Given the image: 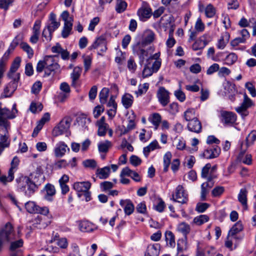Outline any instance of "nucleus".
<instances>
[{"instance_id":"423d86ee","label":"nucleus","mask_w":256,"mask_h":256,"mask_svg":"<svg viewBox=\"0 0 256 256\" xmlns=\"http://www.w3.org/2000/svg\"><path fill=\"white\" fill-rule=\"evenodd\" d=\"M16 116L10 110L6 108H0V126H3L6 132H8L7 127L9 124L6 120L7 118H14Z\"/></svg>"},{"instance_id":"4d7b16f0","label":"nucleus","mask_w":256,"mask_h":256,"mask_svg":"<svg viewBox=\"0 0 256 256\" xmlns=\"http://www.w3.org/2000/svg\"><path fill=\"white\" fill-rule=\"evenodd\" d=\"M82 164L84 167L92 169L95 168L97 166L96 162L92 159H88L83 161Z\"/></svg>"},{"instance_id":"c03bdc74","label":"nucleus","mask_w":256,"mask_h":256,"mask_svg":"<svg viewBox=\"0 0 256 256\" xmlns=\"http://www.w3.org/2000/svg\"><path fill=\"white\" fill-rule=\"evenodd\" d=\"M127 6V3L125 0H117L116 6V10L118 13L122 12L126 10Z\"/></svg>"},{"instance_id":"9b49d317","label":"nucleus","mask_w":256,"mask_h":256,"mask_svg":"<svg viewBox=\"0 0 256 256\" xmlns=\"http://www.w3.org/2000/svg\"><path fill=\"white\" fill-rule=\"evenodd\" d=\"M156 96L160 103L163 106H166L170 102V92L164 87H160L156 94Z\"/></svg>"},{"instance_id":"6ab92c4d","label":"nucleus","mask_w":256,"mask_h":256,"mask_svg":"<svg viewBox=\"0 0 256 256\" xmlns=\"http://www.w3.org/2000/svg\"><path fill=\"white\" fill-rule=\"evenodd\" d=\"M187 128L190 131L198 134L202 131V124L198 118H194L188 122Z\"/></svg>"},{"instance_id":"6e6552de","label":"nucleus","mask_w":256,"mask_h":256,"mask_svg":"<svg viewBox=\"0 0 256 256\" xmlns=\"http://www.w3.org/2000/svg\"><path fill=\"white\" fill-rule=\"evenodd\" d=\"M21 58L20 57H16L13 61L10 70L8 73V76L10 79H15L20 80V74L19 73L16 74L20 66Z\"/></svg>"},{"instance_id":"1a4fd4ad","label":"nucleus","mask_w":256,"mask_h":256,"mask_svg":"<svg viewBox=\"0 0 256 256\" xmlns=\"http://www.w3.org/2000/svg\"><path fill=\"white\" fill-rule=\"evenodd\" d=\"M244 101L240 106L236 107L235 110L237 112L241 114L242 116H246L248 115L247 109L250 107L253 103L252 100L246 94H244Z\"/></svg>"},{"instance_id":"e2e57ef3","label":"nucleus","mask_w":256,"mask_h":256,"mask_svg":"<svg viewBox=\"0 0 256 256\" xmlns=\"http://www.w3.org/2000/svg\"><path fill=\"white\" fill-rule=\"evenodd\" d=\"M52 32L50 30L47 28H45L42 32V36L45 38V40L47 42H49L51 40L52 38Z\"/></svg>"},{"instance_id":"f257e3e1","label":"nucleus","mask_w":256,"mask_h":256,"mask_svg":"<svg viewBox=\"0 0 256 256\" xmlns=\"http://www.w3.org/2000/svg\"><path fill=\"white\" fill-rule=\"evenodd\" d=\"M36 179V176L33 180H31L29 178L26 177L19 184L20 190L24 192L26 196L30 197L37 190L38 186L41 184L42 180L38 181Z\"/></svg>"},{"instance_id":"aec40b11","label":"nucleus","mask_w":256,"mask_h":256,"mask_svg":"<svg viewBox=\"0 0 256 256\" xmlns=\"http://www.w3.org/2000/svg\"><path fill=\"white\" fill-rule=\"evenodd\" d=\"M154 39V32L150 30H146L142 34V42L143 44L148 45L152 42Z\"/></svg>"},{"instance_id":"de8ad7c7","label":"nucleus","mask_w":256,"mask_h":256,"mask_svg":"<svg viewBox=\"0 0 256 256\" xmlns=\"http://www.w3.org/2000/svg\"><path fill=\"white\" fill-rule=\"evenodd\" d=\"M102 45H106V38L104 36H101L96 40L95 42L92 45L91 48L94 49L98 48Z\"/></svg>"},{"instance_id":"b1692460","label":"nucleus","mask_w":256,"mask_h":256,"mask_svg":"<svg viewBox=\"0 0 256 256\" xmlns=\"http://www.w3.org/2000/svg\"><path fill=\"white\" fill-rule=\"evenodd\" d=\"M148 120L154 125V130H156L161 122L162 116L158 113H154L149 116Z\"/></svg>"},{"instance_id":"13d9d810","label":"nucleus","mask_w":256,"mask_h":256,"mask_svg":"<svg viewBox=\"0 0 256 256\" xmlns=\"http://www.w3.org/2000/svg\"><path fill=\"white\" fill-rule=\"evenodd\" d=\"M61 18L64 21V24L72 23L74 18L70 16L69 12L67 10L64 11L61 14Z\"/></svg>"},{"instance_id":"f03ea898","label":"nucleus","mask_w":256,"mask_h":256,"mask_svg":"<svg viewBox=\"0 0 256 256\" xmlns=\"http://www.w3.org/2000/svg\"><path fill=\"white\" fill-rule=\"evenodd\" d=\"M160 56V52H156L152 56L154 59V62H146L142 72V76L144 78L151 76L154 73L156 72L159 70L162 64V60Z\"/></svg>"},{"instance_id":"680f3d73","label":"nucleus","mask_w":256,"mask_h":256,"mask_svg":"<svg viewBox=\"0 0 256 256\" xmlns=\"http://www.w3.org/2000/svg\"><path fill=\"white\" fill-rule=\"evenodd\" d=\"M210 206L208 203L199 202L196 204V210L198 212H204Z\"/></svg>"},{"instance_id":"603ef678","label":"nucleus","mask_w":256,"mask_h":256,"mask_svg":"<svg viewBox=\"0 0 256 256\" xmlns=\"http://www.w3.org/2000/svg\"><path fill=\"white\" fill-rule=\"evenodd\" d=\"M46 56L44 58L43 60H39L37 64L36 67V72L38 73L42 72L44 69L46 70Z\"/></svg>"},{"instance_id":"cd10ccee","label":"nucleus","mask_w":256,"mask_h":256,"mask_svg":"<svg viewBox=\"0 0 256 256\" xmlns=\"http://www.w3.org/2000/svg\"><path fill=\"white\" fill-rule=\"evenodd\" d=\"M165 240L166 241L167 246L170 248H174L175 246L176 242L174 236L172 232H166Z\"/></svg>"},{"instance_id":"338daca9","label":"nucleus","mask_w":256,"mask_h":256,"mask_svg":"<svg viewBox=\"0 0 256 256\" xmlns=\"http://www.w3.org/2000/svg\"><path fill=\"white\" fill-rule=\"evenodd\" d=\"M42 84L40 82H36L32 88V92L34 94H38L42 89Z\"/></svg>"},{"instance_id":"2f4dec72","label":"nucleus","mask_w":256,"mask_h":256,"mask_svg":"<svg viewBox=\"0 0 256 256\" xmlns=\"http://www.w3.org/2000/svg\"><path fill=\"white\" fill-rule=\"evenodd\" d=\"M19 163V160L16 156H14L12 162L11 166L9 170L10 176V180H13L14 178V173L16 170L17 166Z\"/></svg>"},{"instance_id":"2eb2a0df","label":"nucleus","mask_w":256,"mask_h":256,"mask_svg":"<svg viewBox=\"0 0 256 256\" xmlns=\"http://www.w3.org/2000/svg\"><path fill=\"white\" fill-rule=\"evenodd\" d=\"M19 80L12 79V80L5 86L4 90V97L10 96L16 90Z\"/></svg>"},{"instance_id":"bf43d9fd","label":"nucleus","mask_w":256,"mask_h":256,"mask_svg":"<svg viewBox=\"0 0 256 256\" xmlns=\"http://www.w3.org/2000/svg\"><path fill=\"white\" fill-rule=\"evenodd\" d=\"M204 24L202 22V20L200 18H198L195 24L194 28L195 30L198 32H202L204 30Z\"/></svg>"},{"instance_id":"79ce46f5","label":"nucleus","mask_w":256,"mask_h":256,"mask_svg":"<svg viewBox=\"0 0 256 256\" xmlns=\"http://www.w3.org/2000/svg\"><path fill=\"white\" fill-rule=\"evenodd\" d=\"M72 28V23L64 24V26L62 32V36L66 38L68 36Z\"/></svg>"},{"instance_id":"7ed1b4c3","label":"nucleus","mask_w":256,"mask_h":256,"mask_svg":"<svg viewBox=\"0 0 256 256\" xmlns=\"http://www.w3.org/2000/svg\"><path fill=\"white\" fill-rule=\"evenodd\" d=\"M14 238V232L12 224L8 222L0 230V251L5 243L10 242Z\"/></svg>"},{"instance_id":"39448f33","label":"nucleus","mask_w":256,"mask_h":256,"mask_svg":"<svg viewBox=\"0 0 256 256\" xmlns=\"http://www.w3.org/2000/svg\"><path fill=\"white\" fill-rule=\"evenodd\" d=\"M58 56H46V70L44 75V77L48 76L52 72L60 71V66L54 58Z\"/></svg>"},{"instance_id":"a211bd4d","label":"nucleus","mask_w":256,"mask_h":256,"mask_svg":"<svg viewBox=\"0 0 256 256\" xmlns=\"http://www.w3.org/2000/svg\"><path fill=\"white\" fill-rule=\"evenodd\" d=\"M246 150H243L242 148L240 146V152L238 156L237 160L246 164L250 165L252 163V157L251 154H245Z\"/></svg>"},{"instance_id":"20e7f679","label":"nucleus","mask_w":256,"mask_h":256,"mask_svg":"<svg viewBox=\"0 0 256 256\" xmlns=\"http://www.w3.org/2000/svg\"><path fill=\"white\" fill-rule=\"evenodd\" d=\"M72 122V119L70 116H66L63 118L58 124L52 130V134L54 136H58L64 133L67 132Z\"/></svg>"},{"instance_id":"4468645a","label":"nucleus","mask_w":256,"mask_h":256,"mask_svg":"<svg viewBox=\"0 0 256 256\" xmlns=\"http://www.w3.org/2000/svg\"><path fill=\"white\" fill-rule=\"evenodd\" d=\"M138 14L142 20H145L152 16V10L148 4L144 3L138 10Z\"/></svg>"},{"instance_id":"5fc2aeb1","label":"nucleus","mask_w":256,"mask_h":256,"mask_svg":"<svg viewBox=\"0 0 256 256\" xmlns=\"http://www.w3.org/2000/svg\"><path fill=\"white\" fill-rule=\"evenodd\" d=\"M206 34L203 35L200 39L196 40L192 45V48L194 50H197L204 48V44H202V38H204Z\"/></svg>"},{"instance_id":"ea45409f","label":"nucleus","mask_w":256,"mask_h":256,"mask_svg":"<svg viewBox=\"0 0 256 256\" xmlns=\"http://www.w3.org/2000/svg\"><path fill=\"white\" fill-rule=\"evenodd\" d=\"M38 205L34 202L29 201L26 203L25 208L27 212L30 214H36L38 212Z\"/></svg>"},{"instance_id":"f3484780","label":"nucleus","mask_w":256,"mask_h":256,"mask_svg":"<svg viewBox=\"0 0 256 256\" xmlns=\"http://www.w3.org/2000/svg\"><path fill=\"white\" fill-rule=\"evenodd\" d=\"M256 140V131L252 130L246 136L245 142H240V146L242 147L243 150H248V148L254 144Z\"/></svg>"},{"instance_id":"a878e982","label":"nucleus","mask_w":256,"mask_h":256,"mask_svg":"<svg viewBox=\"0 0 256 256\" xmlns=\"http://www.w3.org/2000/svg\"><path fill=\"white\" fill-rule=\"evenodd\" d=\"M238 201L242 205L244 208L246 210L247 205V190L245 188H242L238 195Z\"/></svg>"},{"instance_id":"a19ab883","label":"nucleus","mask_w":256,"mask_h":256,"mask_svg":"<svg viewBox=\"0 0 256 256\" xmlns=\"http://www.w3.org/2000/svg\"><path fill=\"white\" fill-rule=\"evenodd\" d=\"M196 110L194 108H188L184 114V118L186 121L190 122L192 120L197 118H196Z\"/></svg>"},{"instance_id":"c9c22d12","label":"nucleus","mask_w":256,"mask_h":256,"mask_svg":"<svg viewBox=\"0 0 256 256\" xmlns=\"http://www.w3.org/2000/svg\"><path fill=\"white\" fill-rule=\"evenodd\" d=\"M172 155L170 152H168L165 154L163 158L164 172H167L170 164Z\"/></svg>"},{"instance_id":"bb28decb","label":"nucleus","mask_w":256,"mask_h":256,"mask_svg":"<svg viewBox=\"0 0 256 256\" xmlns=\"http://www.w3.org/2000/svg\"><path fill=\"white\" fill-rule=\"evenodd\" d=\"M116 56L115 58V61L119 65L122 66L126 63V53L122 52L118 46L116 48Z\"/></svg>"},{"instance_id":"7c9ffc66","label":"nucleus","mask_w":256,"mask_h":256,"mask_svg":"<svg viewBox=\"0 0 256 256\" xmlns=\"http://www.w3.org/2000/svg\"><path fill=\"white\" fill-rule=\"evenodd\" d=\"M210 164L208 163L205 165V166L202 168L201 176L202 178L208 179L210 177H212V179L214 178V176L211 172L210 170Z\"/></svg>"},{"instance_id":"393cba45","label":"nucleus","mask_w":256,"mask_h":256,"mask_svg":"<svg viewBox=\"0 0 256 256\" xmlns=\"http://www.w3.org/2000/svg\"><path fill=\"white\" fill-rule=\"evenodd\" d=\"M79 229L82 232H91L94 230V225L88 220H82L79 223Z\"/></svg>"},{"instance_id":"473e14b6","label":"nucleus","mask_w":256,"mask_h":256,"mask_svg":"<svg viewBox=\"0 0 256 256\" xmlns=\"http://www.w3.org/2000/svg\"><path fill=\"white\" fill-rule=\"evenodd\" d=\"M12 228H14L12 225ZM13 229H14V238L10 242H6L3 245V246H4L5 244H8V243L10 242V250H14L16 248L22 247L24 244L23 240L22 239H20L18 240L12 242V240H14L16 238L15 232L14 230V228H13Z\"/></svg>"},{"instance_id":"8fccbe9b","label":"nucleus","mask_w":256,"mask_h":256,"mask_svg":"<svg viewBox=\"0 0 256 256\" xmlns=\"http://www.w3.org/2000/svg\"><path fill=\"white\" fill-rule=\"evenodd\" d=\"M154 54H149L148 52L146 50H142L140 58H142L143 60H146V62H152V60H154L152 58Z\"/></svg>"},{"instance_id":"4be33fe9","label":"nucleus","mask_w":256,"mask_h":256,"mask_svg":"<svg viewBox=\"0 0 256 256\" xmlns=\"http://www.w3.org/2000/svg\"><path fill=\"white\" fill-rule=\"evenodd\" d=\"M220 149L218 146L210 148L204 152V155L207 158H213L218 156Z\"/></svg>"},{"instance_id":"412c9836","label":"nucleus","mask_w":256,"mask_h":256,"mask_svg":"<svg viewBox=\"0 0 256 256\" xmlns=\"http://www.w3.org/2000/svg\"><path fill=\"white\" fill-rule=\"evenodd\" d=\"M46 194L44 195V198L50 202L52 200V196L56 194V190L54 186L50 184H46L44 188Z\"/></svg>"},{"instance_id":"ddd939ff","label":"nucleus","mask_w":256,"mask_h":256,"mask_svg":"<svg viewBox=\"0 0 256 256\" xmlns=\"http://www.w3.org/2000/svg\"><path fill=\"white\" fill-rule=\"evenodd\" d=\"M91 187V184L88 181L76 182L73 184V188L78 192V197L81 196L80 192L88 191Z\"/></svg>"},{"instance_id":"0e129e2a","label":"nucleus","mask_w":256,"mask_h":256,"mask_svg":"<svg viewBox=\"0 0 256 256\" xmlns=\"http://www.w3.org/2000/svg\"><path fill=\"white\" fill-rule=\"evenodd\" d=\"M104 107L102 105L96 106L93 110V114L95 118H98L104 111Z\"/></svg>"},{"instance_id":"f704fd0d","label":"nucleus","mask_w":256,"mask_h":256,"mask_svg":"<svg viewBox=\"0 0 256 256\" xmlns=\"http://www.w3.org/2000/svg\"><path fill=\"white\" fill-rule=\"evenodd\" d=\"M100 102L102 104H106L109 96V90L108 88H104L99 94Z\"/></svg>"},{"instance_id":"49530a36","label":"nucleus","mask_w":256,"mask_h":256,"mask_svg":"<svg viewBox=\"0 0 256 256\" xmlns=\"http://www.w3.org/2000/svg\"><path fill=\"white\" fill-rule=\"evenodd\" d=\"M82 70V68L80 66H76L74 68L73 72L71 74V78L72 79L73 84L74 83L80 78Z\"/></svg>"},{"instance_id":"09e8293b","label":"nucleus","mask_w":256,"mask_h":256,"mask_svg":"<svg viewBox=\"0 0 256 256\" xmlns=\"http://www.w3.org/2000/svg\"><path fill=\"white\" fill-rule=\"evenodd\" d=\"M128 166L124 168L120 174V181L123 184H128Z\"/></svg>"},{"instance_id":"3c124183","label":"nucleus","mask_w":256,"mask_h":256,"mask_svg":"<svg viewBox=\"0 0 256 256\" xmlns=\"http://www.w3.org/2000/svg\"><path fill=\"white\" fill-rule=\"evenodd\" d=\"M238 60L237 56L234 52L228 54L225 58L226 64L228 65H232Z\"/></svg>"},{"instance_id":"0eeeda50","label":"nucleus","mask_w":256,"mask_h":256,"mask_svg":"<svg viewBox=\"0 0 256 256\" xmlns=\"http://www.w3.org/2000/svg\"><path fill=\"white\" fill-rule=\"evenodd\" d=\"M172 199L174 202L182 204L186 203L188 200V195L182 186L178 185L176 188L175 194L172 195Z\"/></svg>"},{"instance_id":"a18cd8bd","label":"nucleus","mask_w":256,"mask_h":256,"mask_svg":"<svg viewBox=\"0 0 256 256\" xmlns=\"http://www.w3.org/2000/svg\"><path fill=\"white\" fill-rule=\"evenodd\" d=\"M149 84L148 83H144L143 84H140L138 85V89L137 90L134 91L135 94H136V96H140L144 94H145L148 88Z\"/></svg>"},{"instance_id":"dca6fc26","label":"nucleus","mask_w":256,"mask_h":256,"mask_svg":"<svg viewBox=\"0 0 256 256\" xmlns=\"http://www.w3.org/2000/svg\"><path fill=\"white\" fill-rule=\"evenodd\" d=\"M70 151V148L64 142H60L57 143L54 149V154L56 157L63 156L66 151Z\"/></svg>"},{"instance_id":"774afa93","label":"nucleus","mask_w":256,"mask_h":256,"mask_svg":"<svg viewBox=\"0 0 256 256\" xmlns=\"http://www.w3.org/2000/svg\"><path fill=\"white\" fill-rule=\"evenodd\" d=\"M168 112L172 114H176L178 112V106L176 102H172L170 104Z\"/></svg>"},{"instance_id":"c85d7f7f","label":"nucleus","mask_w":256,"mask_h":256,"mask_svg":"<svg viewBox=\"0 0 256 256\" xmlns=\"http://www.w3.org/2000/svg\"><path fill=\"white\" fill-rule=\"evenodd\" d=\"M10 140H8V136L6 132L4 134H0V155L6 148L9 146Z\"/></svg>"},{"instance_id":"f8f14e48","label":"nucleus","mask_w":256,"mask_h":256,"mask_svg":"<svg viewBox=\"0 0 256 256\" xmlns=\"http://www.w3.org/2000/svg\"><path fill=\"white\" fill-rule=\"evenodd\" d=\"M221 120L225 125H232L236 120V114L232 112H221Z\"/></svg>"},{"instance_id":"4c0bfd02","label":"nucleus","mask_w":256,"mask_h":256,"mask_svg":"<svg viewBox=\"0 0 256 256\" xmlns=\"http://www.w3.org/2000/svg\"><path fill=\"white\" fill-rule=\"evenodd\" d=\"M177 230L178 232L186 236L190 232V228L188 224L182 222L178 225Z\"/></svg>"},{"instance_id":"37998d69","label":"nucleus","mask_w":256,"mask_h":256,"mask_svg":"<svg viewBox=\"0 0 256 256\" xmlns=\"http://www.w3.org/2000/svg\"><path fill=\"white\" fill-rule=\"evenodd\" d=\"M111 146L112 143L108 140L100 142L98 144V150L100 152H106Z\"/></svg>"},{"instance_id":"c756f323","label":"nucleus","mask_w":256,"mask_h":256,"mask_svg":"<svg viewBox=\"0 0 256 256\" xmlns=\"http://www.w3.org/2000/svg\"><path fill=\"white\" fill-rule=\"evenodd\" d=\"M242 224L240 221H238L236 223L230 230L228 232L229 237L236 236L235 235L242 231Z\"/></svg>"},{"instance_id":"864d4df0","label":"nucleus","mask_w":256,"mask_h":256,"mask_svg":"<svg viewBox=\"0 0 256 256\" xmlns=\"http://www.w3.org/2000/svg\"><path fill=\"white\" fill-rule=\"evenodd\" d=\"M225 90H226V93L228 94H236L237 91L236 88V85L230 82H228L225 86Z\"/></svg>"},{"instance_id":"69168bd1","label":"nucleus","mask_w":256,"mask_h":256,"mask_svg":"<svg viewBox=\"0 0 256 256\" xmlns=\"http://www.w3.org/2000/svg\"><path fill=\"white\" fill-rule=\"evenodd\" d=\"M174 94L176 98L180 102H183L186 100V95L182 90H178L174 91Z\"/></svg>"},{"instance_id":"72a5a7b5","label":"nucleus","mask_w":256,"mask_h":256,"mask_svg":"<svg viewBox=\"0 0 256 256\" xmlns=\"http://www.w3.org/2000/svg\"><path fill=\"white\" fill-rule=\"evenodd\" d=\"M20 48L27 54L28 57L29 58H31L33 56L34 54V50L28 43L22 42L20 43Z\"/></svg>"},{"instance_id":"9d476101","label":"nucleus","mask_w":256,"mask_h":256,"mask_svg":"<svg viewBox=\"0 0 256 256\" xmlns=\"http://www.w3.org/2000/svg\"><path fill=\"white\" fill-rule=\"evenodd\" d=\"M216 253L213 246H206L202 243H198L197 246L196 256H212Z\"/></svg>"},{"instance_id":"e433bc0d","label":"nucleus","mask_w":256,"mask_h":256,"mask_svg":"<svg viewBox=\"0 0 256 256\" xmlns=\"http://www.w3.org/2000/svg\"><path fill=\"white\" fill-rule=\"evenodd\" d=\"M110 172V168L108 166H105L102 168L98 169L96 174L98 176L100 179H105L107 178Z\"/></svg>"},{"instance_id":"5701e85b","label":"nucleus","mask_w":256,"mask_h":256,"mask_svg":"<svg viewBox=\"0 0 256 256\" xmlns=\"http://www.w3.org/2000/svg\"><path fill=\"white\" fill-rule=\"evenodd\" d=\"M160 245L158 244L148 246L144 256H158L159 253Z\"/></svg>"},{"instance_id":"58836bf2","label":"nucleus","mask_w":256,"mask_h":256,"mask_svg":"<svg viewBox=\"0 0 256 256\" xmlns=\"http://www.w3.org/2000/svg\"><path fill=\"white\" fill-rule=\"evenodd\" d=\"M209 217L206 214H202L195 217L193 220V222L196 225L200 226L208 222Z\"/></svg>"},{"instance_id":"052dcab7","label":"nucleus","mask_w":256,"mask_h":256,"mask_svg":"<svg viewBox=\"0 0 256 256\" xmlns=\"http://www.w3.org/2000/svg\"><path fill=\"white\" fill-rule=\"evenodd\" d=\"M92 58L90 56H87L84 57V64L85 72H88L92 64Z\"/></svg>"},{"instance_id":"6e6d98bb","label":"nucleus","mask_w":256,"mask_h":256,"mask_svg":"<svg viewBox=\"0 0 256 256\" xmlns=\"http://www.w3.org/2000/svg\"><path fill=\"white\" fill-rule=\"evenodd\" d=\"M216 14L214 7L210 4H208L205 9V14L208 18L213 17Z\"/></svg>"}]
</instances>
